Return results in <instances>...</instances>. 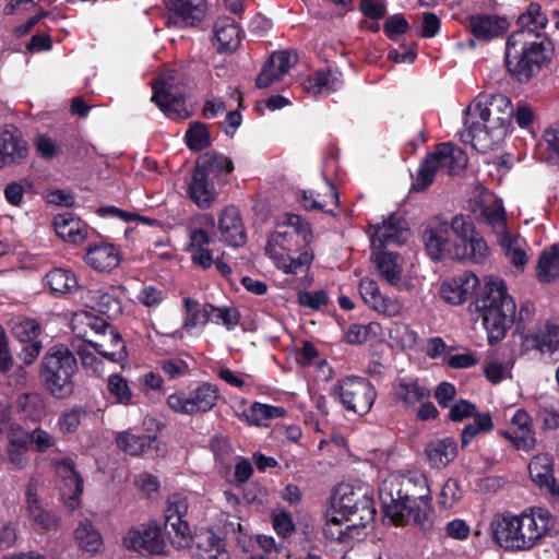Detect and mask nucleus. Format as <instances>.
I'll return each mask as SVG.
<instances>
[{
  "instance_id": "obj_33",
  "label": "nucleus",
  "mask_w": 559,
  "mask_h": 559,
  "mask_svg": "<svg viewBox=\"0 0 559 559\" xmlns=\"http://www.w3.org/2000/svg\"><path fill=\"white\" fill-rule=\"evenodd\" d=\"M218 52H233L241 43V29L231 17H219L214 24Z\"/></svg>"
},
{
  "instance_id": "obj_28",
  "label": "nucleus",
  "mask_w": 559,
  "mask_h": 559,
  "mask_svg": "<svg viewBox=\"0 0 559 559\" xmlns=\"http://www.w3.org/2000/svg\"><path fill=\"white\" fill-rule=\"evenodd\" d=\"M371 260L383 281L392 286L400 283L403 272V258L400 253L377 247L373 248Z\"/></svg>"
},
{
  "instance_id": "obj_62",
  "label": "nucleus",
  "mask_w": 559,
  "mask_h": 559,
  "mask_svg": "<svg viewBox=\"0 0 559 559\" xmlns=\"http://www.w3.org/2000/svg\"><path fill=\"white\" fill-rule=\"evenodd\" d=\"M483 215L485 216L486 222L497 230L507 229L506 211L502 204L493 203L489 206H485Z\"/></svg>"
},
{
  "instance_id": "obj_1",
  "label": "nucleus",
  "mask_w": 559,
  "mask_h": 559,
  "mask_svg": "<svg viewBox=\"0 0 559 559\" xmlns=\"http://www.w3.org/2000/svg\"><path fill=\"white\" fill-rule=\"evenodd\" d=\"M547 15L539 3L531 2L518 16V29L510 33L504 46V66L512 80L527 84L549 66L555 44L543 29Z\"/></svg>"
},
{
  "instance_id": "obj_19",
  "label": "nucleus",
  "mask_w": 559,
  "mask_h": 559,
  "mask_svg": "<svg viewBox=\"0 0 559 559\" xmlns=\"http://www.w3.org/2000/svg\"><path fill=\"white\" fill-rule=\"evenodd\" d=\"M467 21L471 34L484 43L502 36L510 26L506 17L493 14H474Z\"/></svg>"
},
{
  "instance_id": "obj_37",
  "label": "nucleus",
  "mask_w": 559,
  "mask_h": 559,
  "mask_svg": "<svg viewBox=\"0 0 559 559\" xmlns=\"http://www.w3.org/2000/svg\"><path fill=\"white\" fill-rule=\"evenodd\" d=\"M523 344L540 353L556 354L559 350V325L547 323L544 332L525 335Z\"/></svg>"
},
{
  "instance_id": "obj_48",
  "label": "nucleus",
  "mask_w": 559,
  "mask_h": 559,
  "mask_svg": "<svg viewBox=\"0 0 559 559\" xmlns=\"http://www.w3.org/2000/svg\"><path fill=\"white\" fill-rule=\"evenodd\" d=\"M536 274L540 283H551L559 276V264L550 248L539 254Z\"/></svg>"
},
{
  "instance_id": "obj_63",
  "label": "nucleus",
  "mask_w": 559,
  "mask_h": 559,
  "mask_svg": "<svg viewBox=\"0 0 559 559\" xmlns=\"http://www.w3.org/2000/svg\"><path fill=\"white\" fill-rule=\"evenodd\" d=\"M477 407L474 403L461 399L450 407L448 419L454 423H459L475 415Z\"/></svg>"
},
{
  "instance_id": "obj_50",
  "label": "nucleus",
  "mask_w": 559,
  "mask_h": 559,
  "mask_svg": "<svg viewBox=\"0 0 559 559\" xmlns=\"http://www.w3.org/2000/svg\"><path fill=\"white\" fill-rule=\"evenodd\" d=\"M107 389L117 403L122 405L131 404L133 394L127 379L121 374H110L107 382Z\"/></svg>"
},
{
  "instance_id": "obj_3",
  "label": "nucleus",
  "mask_w": 559,
  "mask_h": 559,
  "mask_svg": "<svg viewBox=\"0 0 559 559\" xmlns=\"http://www.w3.org/2000/svg\"><path fill=\"white\" fill-rule=\"evenodd\" d=\"M421 240L427 255L436 262L449 258L481 263L489 254L487 242L463 215H455L450 223L433 217L427 223Z\"/></svg>"
},
{
  "instance_id": "obj_60",
  "label": "nucleus",
  "mask_w": 559,
  "mask_h": 559,
  "mask_svg": "<svg viewBox=\"0 0 559 559\" xmlns=\"http://www.w3.org/2000/svg\"><path fill=\"white\" fill-rule=\"evenodd\" d=\"M298 304L312 310H319L329 304V296L323 289L316 292L301 290L298 293Z\"/></svg>"
},
{
  "instance_id": "obj_49",
  "label": "nucleus",
  "mask_w": 559,
  "mask_h": 559,
  "mask_svg": "<svg viewBox=\"0 0 559 559\" xmlns=\"http://www.w3.org/2000/svg\"><path fill=\"white\" fill-rule=\"evenodd\" d=\"M345 519L337 514H333L326 522L323 533L326 539L336 540L338 543H348L352 539L350 532L357 526L352 524L346 525L345 530L342 528V524Z\"/></svg>"
},
{
  "instance_id": "obj_38",
  "label": "nucleus",
  "mask_w": 559,
  "mask_h": 559,
  "mask_svg": "<svg viewBox=\"0 0 559 559\" xmlns=\"http://www.w3.org/2000/svg\"><path fill=\"white\" fill-rule=\"evenodd\" d=\"M522 525L532 531V534H539V540L550 535L555 528V519L547 509L533 508L530 513H522Z\"/></svg>"
},
{
  "instance_id": "obj_58",
  "label": "nucleus",
  "mask_w": 559,
  "mask_h": 559,
  "mask_svg": "<svg viewBox=\"0 0 559 559\" xmlns=\"http://www.w3.org/2000/svg\"><path fill=\"white\" fill-rule=\"evenodd\" d=\"M462 285L459 276H455L448 282H444L441 286V295L442 298L452 305H461L465 301L464 298V289H462Z\"/></svg>"
},
{
  "instance_id": "obj_20",
  "label": "nucleus",
  "mask_w": 559,
  "mask_h": 559,
  "mask_svg": "<svg viewBox=\"0 0 559 559\" xmlns=\"http://www.w3.org/2000/svg\"><path fill=\"white\" fill-rule=\"evenodd\" d=\"M14 411L22 421L39 424L48 415L47 399L37 391L21 393L14 401Z\"/></svg>"
},
{
  "instance_id": "obj_25",
  "label": "nucleus",
  "mask_w": 559,
  "mask_h": 559,
  "mask_svg": "<svg viewBox=\"0 0 559 559\" xmlns=\"http://www.w3.org/2000/svg\"><path fill=\"white\" fill-rule=\"evenodd\" d=\"M120 249L111 243L90 245L84 255L85 263L98 272H110L121 262Z\"/></svg>"
},
{
  "instance_id": "obj_30",
  "label": "nucleus",
  "mask_w": 559,
  "mask_h": 559,
  "mask_svg": "<svg viewBox=\"0 0 559 559\" xmlns=\"http://www.w3.org/2000/svg\"><path fill=\"white\" fill-rule=\"evenodd\" d=\"M430 390L418 379L399 378L393 386L394 401L404 407H415L419 402L430 397Z\"/></svg>"
},
{
  "instance_id": "obj_53",
  "label": "nucleus",
  "mask_w": 559,
  "mask_h": 559,
  "mask_svg": "<svg viewBox=\"0 0 559 559\" xmlns=\"http://www.w3.org/2000/svg\"><path fill=\"white\" fill-rule=\"evenodd\" d=\"M409 28L411 25L402 13H395L388 16L383 23L384 35L393 41H396L400 35L406 34Z\"/></svg>"
},
{
  "instance_id": "obj_24",
  "label": "nucleus",
  "mask_w": 559,
  "mask_h": 559,
  "mask_svg": "<svg viewBox=\"0 0 559 559\" xmlns=\"http://www.w3.org/2000/svg\"><path fill=\"white\" fill-rule=\"evenodd\" d=\"M405 225V221L396 214H391L381 224L372 225L374 231L371 236V246L383 248L388 245H403V234L407 231Z\"/></svg>"
},
{
  "instance_id": "obj_22",
  "label": "nucleus",
  "mask_w": 559,
  "mask_h": 559,
  "mask_svg": "<svg viewBox=\"0 0 559 559\" xmlns=\"http://www.w3.org/2000/svg\"><path fill=\"white\" fill-rule=\"evenodd\" d=\"M519 516L511 513H498L490 523V530L493 540L506 550L519 549Z\"/></svg>"
},
{
  "instance_id": "obj_54",
  "label": "nucleus",
  "mask_w": 559,
  "mask_h": 559,
  "mask_svg": "<svg viewBox=\"0 0 559 559\" xmlns=\"http://www.w3.org/2000/svg\"><path fill=\"white\" fill-rule=\"evenodd\" d=\"M271 520L275 533L283 539L289 538L296 531L292 514L285 510L272 512Z\"/></svg>"
},
{
  "instance_id": "obj_61",
  "label": "nucleus",
  "mask_w": 559,
  "mask_h": 559,
  "mask_svg": "<svg viewBox=\"0 0 559 559\" xmlns=\"http://www.w3.org/2000/svg\"><path fill=\"white\" fill-rule=\"evenodd\" d=\"M28 440L34 451L38 453L46 452L56 444L55 437L40 427L35 428L28 433Z\"/></svg>"
},
{
  "instance_id": "obj_27",
  "label": "nucleus",
  "mask_w": 559,
  "mask_h": 559,
  "mask_svg": "<svg viewBox=\"0 0 559 559\" xmlns=\"http://www.w3.org/2000/svg\"><path fill=\"white\" fill-rule=\"evenodd\" d=\"M195 165L203 169V174L212 180H216L218 185H225L228 176L234 171L233 160L218 152H205L201 154Z\"/></svg>"
},
{
  "instance_id": "obj_13",
  "label": "nucleus",
  "mask_w": 559,
  "mask_h": 559,
  "mask_svg": "<svg viewBox=\"0 0 559 559\" xmlns=\"http://www.w3.org/2000/svg\"><path fill=\"white\" fill-rule=\"evenodd\" d=\"M9 328L13 338L23 345L20 359L26 366L33 365L43 350V342L39 340L41 324L34 318L17 316L11 319Z\"/></svg>"
},
{
  "instance_id": "obj_21",
  "label": "nucleus",
  "mask_w": 559,
  "mask_h": 559,
  "mask_svg": "<svg viewBox=\"0 0 559 559\" xmlns=\"http://www.w3.org/2000/svg\"><path fill=\"white\" fill-rule=\"evenodd\" d=\"M169 20L181 26H194L205 15V0H165Z\"/></svg>"
},
{
  "instance_id": "obj_29",
  "label": "nucleus",
  "mask_w": 559,
  "mask_h": 559,
  "mask_svg": "<svg viewBox=\"0 0 559 559\" xmlns=\"http://www.w3.org/2000/svg\"><path fill=\"white\" fill-rule=\"evenodd\" d=\"M52 226L58 237L73 245L82 243L87 237L86 223L71 212L56 215Z\"/></svg>"
},
{
  "instance_id": "obj_5",
  "label": "nucleus",
  "mask_w": 559,
  "mask_h": 559,
  "mask_svg": "<svg viewBox=\"0 0 559 559\" xmlns=\"http://www.w3.org/2000/svg\"><path fill=\"white\" fill-rule=\"evenodd\" d=\"M474 304L481 316L488 343L493 345L502 341L513 325L516 312L515 302L508 294L504 281L489 277Z\"/></svg>"
},
{
  "instance_id": "obj_12",
  "label": "nucleus",
  "mask_w": 559,
  "mask_h": 559,
  "mask_svg": "<svg viewBox=\"0 0 559 559\" xmlns=\"http://www.w3.org/2000/svg\"><path fill=\"white\" fill-rule=\"evenodd\" d=\"M188 498L182 493H174L168 498L165 509V530L175 548H189L193 544V536L188 521Z\"/></svg>"
},
{
  "instance_id": "obj_34",
  "label": "nucleus",
  "mask_w": 559,
  "mask_h": 559,
  "mask_svg": "<svg viewBox=\"0 0 559 559\" xmlns=\"http://www.w3.org/2000/svg\"><path fill=\"white\" fill-rule=\"evenodd\" d=\"M302 85L304 90L313 96L322 94L328 96L341 87L342 81L340 80L336 72H333L330 68H328L318 70L310 74L304 81Z\"/></svg>"
},
{
  "instance_id": "obj_9",
  "label": "nucleus",
  "mask_w": 559,
  "mask_h": 559,
  "mask_svg": "<svg viewBox=\"0 0 559 559\" xmlns=\"http://www.w3.org/2000/svg\"><path fill=\"white\" fill-rule=\"evenodd\" d=\"M330 395L347 412L364 416L371 411L377 399V390L368 378L347 376L336 381L330 390Z\"/></svg>"
},
{
  "instance_id": "obj_11",
  "label": "nucleus",
  "mask_w": 559,
  "mask_h": 559,
  "mask_svg": "<svg viewBox=\"0 0 559 559\" xmlns=\"http://www.w3.org/2000/svg\"><path fill=\"white\" fill-rule=\"evenodd\" d=\"M176 71L163 72L152 83V102L169 119L186 120L190 112L186 107V96L179 86Z\"/></svg>"
},
{
  "instance_id": "obj_18",
  "label": "nucleus",
  "mask_w": 559,
  "mask_h": 559,
  "mask_svg": "<svg viewBox=\"0 0 559 559\" xmlns=\"http://www.w3.org/2000/svg\"><path fill=\"white\" fill-rule=\"evenodd\" d=\"M78 143L75 134L67 131L59 133L56 138H51L47 133H37L34 138L36 153L45 160L73 153Z\"/></svg>"
},
{
  "instance_id": "obj_45",
  "label": "nucleus",
  "mask_w": 559,
  "mask_h": 559,
  "mask_svg": "<svg viewBox=\"0 0 559 559\" xmlns=\"http://www.w3.org/2000/svg\"><path fill=\"white\" fill-rule=\"evenodd\" d=\"M206 309L212 319L210 322L215 324H222L226 330H234L240 322V311L236 307H217L213 304L206 302Z\"/></svg>"
},
{
  "instance_id": "obj_7",
  "label": "nucleus",
  "mask_w": 559,
  "mask_h": 559,
  "mask_svg": "<svg viewBox=\"0 0 559 559\" xmlns=\"http://www.w3.org/2000/svg\"><path fill=\"white\" fill-rule=\"evenodd\" d=\"M467 162L466 153L452 142L438 143L433 151L428 152L420 162L411 191L424 192L427 190L433 183L436 174L440 169H445L450 176L462 174Z\"/></svg>"
},
{
  "instance_id": "obj_8",
  "label": "nucleus",
  "mask_w": 559,
  "mask_h": 559,
  "mask_svg": "<svg viewBox=\"0 0 559 559\" xmlns=\"http://www.w3.org/2000/svg\"><path fill=\"white\" fill-rule=\"evenodd\" d=\"M336 495L332 498V508L334 513L352 522L353 526L365 527L373 521L376 510L372 495L367 488L354 489L349 485L341 486Z\"/></svg>"
},
{
  "instance_id": "obj_6",
  "label": "nucleus",
  "mask_w": 559,
  "mask_h": 559,
  "mask_svg": "<svg viewBox=\"0 0 559 559\" xmlns=\"http://www.w3.org/2000/svg\"><path fill=\"white\" fill-rule=\"evenodd\" d=\"M78 371L75 354L61 343L50 346L38 365L40 384L56 400H67L74 394Z\"/></svg>"
},
{
  "instance_id": "obj_55",
  "label": "nucleus",
  "mask_w": 559,
  "mask_h": 559,
  "mask_svg": "<svg viewBox=\"0 0 559 559\" xmlns=\"http://www.w3.org/2000/svg\"><path fill=\"white\" fill-rule=\"evenodd\" d=\"M462 498V490L457 480L449 478L442 486L438 496V503L443 509H451Z\"/></svg>"
},
{
  "instance_id": "obj_10",
  "label": "nucleus",
  "mask_w": 559,
  "mask_h": 559,
  "mask_svg": "<svg viewBox=\"0 0 559 559\" xmlns=\"http://www.w3.org/2000/svg\"><path fill=\"white\" fill-rule=\"evenodd\" d=\"M221 397L219 388L207 381L189 385L188 391H177L167 397V406L177 414L199 415L212 411Z\"/></svg>"
},
{
  "instance_id": "obj_17",
  "label": "nucleus",
  "mask_w": 559,
  "mask_h": 559,
  "mask_svg": "<svg viewBox=\"0 0 559 559\" xmlns=\"http://www.w3.org/2000/svg\"><path fill=\"white\" fill-rule=\"evenodd\" d=\"M56 472L61 478L60 496L70 510H75L83 495V478L75 469L72 459H61L56 462Z\"/></svg>"
},
{
  "instance_id": "obj_35",
  "label": "nucleus",
  "mask_w": 559,
  "mask_h": 559,
  "mask_svg": "<svg viewBox=\"0 0 559 559\" xmlns=\"http://www.w3.org/2000/svg\"><path fill=\"white\" fill-rule=\"evenodd\" d=\"M45 285L55 296L71 295L79 288L76 275L72 270L55 267L44 277Z\"/></svg>"
},
{
  "instance_id": "obj_16",
  "label": "nucleus",
  "mask_w": 559,
  "mask_h": 559,
  "mask_svg": "<svg viewBox=\"0 0 559 559\" xmlns=\"http://www.w3.org/2000/svg\"><path fill=\"white\" fill-rule=\"evenodd\" d=\"M498 433L509 440L515 450L530 452L536 445L533 420L524 408L515 411L510 419V429H500Z\"/></svg>"
},
{
  "instance_id": "obj_41",
  "label": "nucleus",
  "mask_w": 559,
  "mask_h": 559,
  "mask_svg": "<svg viewBox=\"0 0 559 559\" xmlns=\"http://www.w3.org/2000/svg\"><path fill=\"white\" fill-rule=\"evenodd\" d=\"M92 308L106 317L107 320H115L123 312L122 301L114 292L97 290L94 293Z\"/></svg>"
},
{
  "instance_id": "obj_64",
  "label": "nucleus",
  "mask_w": 559,
  "mask_h": 559,
  "mask_svg": "<svg viewBox=\"0 0 559 559\" xmlns=\"http://www.w3.org/2000/svg\"><path fill=\"white\" fill-rule=\"evenodd\" d=\"M359 10L366 17L379 21L386 13V2L385 0H361Z\"/></svg>"
},
{
  "instance_id": "obj_40",
  "label": "nucleus",
  "mask_w": 559,
  "mask_h": 559,
  "mask_svg": "<svg viewBox=\"0 0 559 559\" xmlns=\"http://www.w3.org/2000/svg\"><path fill=\"white\" fill-rule=\"evenodd\" d=\"M182 307H183V323L182 329L186 331H191L192 329L197 328L198 325H206L212 317H210V313L206 309V304L201 306V304L191 298V297H185L182 299Z\"/></svg>"
},
{
  "instance_id": "obj_15",
  "label": "nucleus",
  "mask_w": 559,
  "mask_h": 559,
  "mask_svg": "<svg viewBox=\"0 0 559 559\" xmlns=\"http://www.w3.org/2000/svg\"><path fill=\"white\" fill-rule=\"evenodd\" d=\"M28 154V144L17 127L7 124L0 130V169L24 164Z\"/></svg>"
},
{
  "instance_id": "obj_32",
  "label": "nucleus",
  "mask_w": 559,
  "mask_h": 559,
  "mask_svg": "<svg viewBox=\"0 0 559 559\" xmlns=\"http://www.w3.org/2000/svg\"><path fill=\"white\" fill-rule=\"evenodd\" d=\"M425 453L431 467L443 468L457 455V443L452 437L432 440L426 445Z\"/></svg>"
},
{
  "instance_id": "obj_23",
  "label": "nucleus",
  "mask_w": 559,
  "mask_h": 559,
  "mask_svg": "<svg viewBox=\"0 0 559 559\" xmlns=\"http://www.w3.org/2000/svg\"><path fill=\"white\" fill-rule=\"evenodd\" d=\"M218 230L222 240L231 247H241L247 241L245 226L239 210L229 205L226 206L218 217Z\"/></svg>"
},
{
  "instance_id": "obj_52",
  "label": "nucleus",
  "mask_w": 559,
  "mask_h": 559,
  "mask_svg": "<svg viewBox=\"0 0 559 559\" xmlns=\"http://www.w3.org/2000/svg\"><path fill=\"white\" fill-rule=\"evenodd\" d=\"M542 138L546 143V160L550 165H559V121L549 124Z\"/></svg>"
},
{
  "instance_id": "obj_56",
  "label": "nucleus",
  "mask_w": 559,
  "mask_h": 559,
  "mask_svg": "<svg viewBox=\"0 0 559 559\" xmlns=\"http://www.w3.org/2000/svg\"><path fill=\"white\" fill-rule=\"evenodd\" d=\"M198 547L204 549V551L209 554L206 559H229L226 550L225 538L214 534L213 532H209L206 535V545L202 547V545L198 543Z\"/></svg>"
},
{
  "instance_id": "obj_4",
  "label": "nucleus",
  "mask_w": 559,
  "mask_h": 559,
  "mask_svg": "<svg viewBox=\"0 0 559 559\" xmlns=\"http://www.w3.org/2000/svg\"><path fill=\"white\" fill-rule=\"evenodd\" d=\"M312 238L309 222L300 215L288 214L278 229L269 236L265 254L285 274L308 271L314 259L309 247Z\"/></svg>"
},
{
  "instance_id": "obj_46",
  "label": "nucleus",
  "mask_w": 559,
  "mask_h": 559,
  "mask_svg": "<svg viewBox=\"0 0 559 559\" xmlns=\"http://www.w3.org/2000/svg\"><path fill=\"white\" fill-rule=\"evenodd\" d=\"M286 409L282 406H274L254 402L249 408L247 420L254 426H261L265 420L282 418L286 415Z\"/></svg>"
},
{
  "instance_id": "obj_36",
  "label": "nucleus",
  "mask_w": 559,
  "mask_h": 559,
  "mask_svg": "<svg viewBox=\"0 0 559 559\" xmlns=\"http://www.w3.org/2000/svg\"><path fill=\"white\" fill-rule=\"evenodd\" d=\"M466 130L462 134V141L469 143L474 150L479 153H487L492 150L496 141L492 136V131L487 124L479 121H465Z\"/></svg>"
},
{
  "instance_id": "obj_57",
  "label": "nucleus",
  "mask_w": 559,
  "mask_h": 559,
  "mask_svg": "<svg viewBox=\"0 0 559 559\" xmlns=\"http://www.w3.org/2000/svg\"><path fill=\"white\" fill-rule=\"evenodd\" d=\"M511 116L522 129L532 128L536 119L533 107L526 102H518L515 108H511Z\"/></svg>"
},
{
  "instance_id": "obj_26",
  "label": "nucleus",
  "mask_w": 559,
  "mask_h": 559,
  "mask_svg": "<svg viewBox=\"0 0 559 559\" xmlns=\"http://www.w3.org/2000/svg\"><path fill=\"white\" fill-rule=\"evenodd\" d=\"M358 290L364 302L377 312L386 317H394L399 313V304L381 295L379 285L374 280L369 277L361 278Z\"/></svg>"
},
{
  "instance_id": "obj_2",
  "label": "nucleus",
  "mask_w": 559,
  "mask_h": 559,
  "mask_svg": "<svg viewBox=\"0 0 559 559\" xmlns=\"http://www.w3.org/2000/svg\"><path fill=\"white\" fill-rule=\"evenodd\" d=\"M379 498L383 515L394 526L414 525L424 533L432 528V497L425 475L392 476L382 483Z\"/></svg>"
},
{
  "instance_id": "obj_42",
  "label": "nucleus",
  "mask_w": 559,
  "mask_h": 559,
  "mask_svg": "<svg viewBox=\"0 0 559 559\" xmlns=\"http://www.w3.org/2000/svg\"><path fill=\"white\" fill-rule=\"evenodd\" d=\"M80 547L87 552H96L103 545L102 535L90 520L81 521L74 531Z\"/></svg>"
},
{
  "instance_id": "obj_43",
  "label": "nucleus",
  "mask_w": 559,
  "mask_h": 559,
  "mask_svg": "<svg viewBox=\"0 0 559 559\" xmlns=\"http://www.w3.org/2000/svg\"><path fill=\"white\" fill-rule=\"evenodd\" d=\"M185 141L192 152H202L211 146V135L205 123L200 121L191 122L185 133Z\"/></svg>"
},
{
  "instance_id": "obj_51",
  "label": "nucleus",
  "mask_w": 559,
  "mask_h": 559,
  "mask_svg": "<svg viewBox=\"0 0 559 559\" xmlns=\"http://www.w3.org/2000/svg\"><path fill=\"white\" fill-rule=\"evenodd\" d=\"M86 415L84 408L75 405L71 408L64 409L58 418V427L64 435L73 433L80 427L83 417Z\"/></svg>"
},
{
  "instance_id": "obj_39",
  "label": "nucleus",
  "mask_w": 559,
  "mask_h": 559,
  "mask_svg": "<svg viewBox=\"0 0 559 559\" xmlns=\"http://www.w3.org/2000/svg\"><path fill=\"white\" fill-rule=\"evenodd\" d=\"M155 440V436L147 433L135 435L130 431L119 432L116 437L118 448L132 456H138L144 453L152 447Z\"/></svg>"
},
{
  "instance_id": "obj_14",
  "label": "nucleus",
  "mask_w": 559,
  "mask_h": 559,
  "mask_svg": "<svg viewBox=\"0 0 559 559\" xmlns=\"http://www.w3.org/2000/svg\"><path fill=\"white\" fill-rule=\"evenodd\" d=\"M122 545L144 557L160 556L166 550L162 526L154 521L131 527L123 536Z\"/></svg>"
},
{
  "instance_id": "obj_31",
  "label": "nucleus",
  "mask_w": 559,
  "mask_h": 559,
  "mask_svg": "<svg viewBox=\"0 0 559 559\" xmlns=\"http://www.w3.org/2000/svg\"><path fill=\"white\" fill-rule=\"evenodd\" d=\"M188 194L200 209L210 207L215 200L213 180L203 174V169L199 168L197 165L192 170Z\"/></svg>"
},
{
  "instance_id": "obj_44",
  "label": "nucleus",
  "mask_w": 559,
  "mask_h": 559,
  "mask_svg": "<svg viewBox=\"0 0 559 559\" xmlns=\"http://www.w3.org/2000/svg\"><path fill=\"white\" fill-rule=\"evenodd\" d=\"M109 334L111 347L110 350H105L103 348V345L96 342L88 341V345L92 346L97 352L98 355L108 359L109 361L118 364L126 361L128 358V354L121 335L112 329H110Z\"/></svg>"
},
{
  "instance_id": "obj_59",
  "label": "nucleus",
  "mask_w": 559,
  "mask_h": 559,
  "mask_svg": "<svg viewBox=\"0 0 559 559\" xmlns=\"http://www.w3.org/2000/svg\"><path fill=\"white\" fill-rule=\"evenodd\" d=\"M160 369L168 379H178L190 374L188 362L180 358L164 359L159 362Z\"/></svg>"
},
{
  "instance_id": "obj_47",
  "label": "nucleus",
  "mask_w": 559,
  "mask_h": 559,
  "mask_svg": "<svg viewBox=\"0 0 559 559\" xmlns=\"http://www.w3.org/2000/svg\"><path fill=\"white\" fill-rule=\"evenodd\" d=\"M29 520L41 533L57 530L59 519L52 510L46 509L41 503L26 510Z\"/></svg>"
}]
</instances>
